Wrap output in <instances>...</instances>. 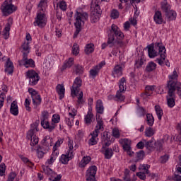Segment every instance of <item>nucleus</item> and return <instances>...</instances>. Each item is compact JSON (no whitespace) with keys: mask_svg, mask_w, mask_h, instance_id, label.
Listing matches in <instances>:
<instances>
[{"mask_svg":"<svg viewBox=\"0 0 181 181\" xmlns=\"http://www.w3.org/2000/svg\"><path fill=\"white\" fill-rule=\"evenodd\" d=\"M75 18L76 31L74 34V39H76V37L78 36V33L81 32V27L83 26V25H84V22H86V21H88V14L86 12L80 13L78 11H76V13H75Z\"/></svg>","mask_w":181,"mask_h":181,"instance_id":"obj_1","label":"nucleus"},{"mask_svg":"<svg viewBox=\"0 0 181 181\" xmlns=\"http://www.w3.org/2000/svg\"><path fill=\"white\" fill-rule=\"evenodd\" d=\"M81 78L80 77H76L74 81L72 88L71 89L72 97H78V104H83L84 103V100H83V91L80 92V87H81Z\"/></svg>","mask_w":181,"mask_h":181,"instance_id":"obj_2","label":"nucleus"},{"mask_svg":"<svg viewBox=\"0 0 181 181\" xmlns=\"http://www.w3.org/2000/svg\"><path fill=\"white\" fill-rule=\"evenodd\" d=\"M96 121H97V125L95 127V129L93 132V133L90 134L92 135V137L88 141V144L90 145V146H93V145H97V140L95 138L98 136V134H100V131H104V122L101 119H100V115H96Z\"/></svg>","mask_w":181,"mask_h":181,"instance_id":"obj_3","label":"nucleus"},{"mask_svg":"<svg viewBox=\"0 0 181 181\" xmlns=\"http://www.w3.org/2000/svg\"><path fill=\"white\" fill-rule=\"evenodd\" d=\"M12 0H6L1 6L3 16H9L16 11V6L12 4Z\"/></svg>","mask_w":181,"mask_h":181,"instance_id":"obj_4","label":"nucleus"},{"mask_svg":"<svg viewBox=\"0 0 181 181\" xmlns=\"http://www.w3.org/2000/svg\"><path fill=\"white\" fill-rule=\"evenodd\" d=\"M125 91H127V80L123 77L119 80V90L115 96L117 101L122 102L125 100V95H124Z\"/></svg>","mask_w":181,"mask_h":181,"instance_id":"obj_5","label":"nucleus"},{"mask_svg":"<svg viewBox=\"0 0 181 181\" xmlns=\"http://www.w3.org/2000/svg\"><path fill=\"white\" fill-rule=\"evenodd\" d=\"M49 118V112L47 111H44L42 113L41 118V125L45 129H48L49 132H52L54 128H56V124L49 123L47 119Z\"/></svg>","mask_w":181,"mask_h":181,"instance_id":"obj_6","label":"nucleus"},{"mask_svg":"<svg viewBox=\"0 0 181 181\" xmlns=\"http://www.w3.org/2000/svg\"><path fill=\"white\" fill-rule=\"evenodd\" d=\"M155 47L158 50V53L160 54V58H158L156 59V62L160 64V66H162L163 64V62H165V59L166 58V49L165 48V46L162 45V43L160 42H156L155 44Z\"/></svg>","mask_w":181,"mask_h":181,"instance_id":"obj_7","label":"nucleus"},{"mask_svg":"<svg viewBox=\"0 0 181 181\" xmlns=\"http://www.w3.org/2000/svg\"><path fill=\"white\" fill-rule=\"evenodd\" d=\"M26 77L28 80L30 86H36V84L39 83V80H40V76H39V74H37L34 70L28 71L26 72Z\"/></svg>","mask_w":181,"mask_h":181,"instance_id":"obj_8","label":"nucleus"},{"mask_svg":"<svg viewBox=\"0 0 181 181\" xmlns=\"http://www.w3.org/2000/svg\"><path fill=\"white\" fill-rule=\"evenodd\" d=\"M179 84H181V83L177 82V81L170 80L168 81L166 88L169 97H175V93L176 92V90L177 91Z\"/></svg>","mask_w":181,"mask_h":181,"instance_id":"obj_9","label":"nucleus"},{"mask_svg":"<svg viewBox=\"0 0 181 181\" xmlns=\"http://www.w3.org/2000/svg\"><path fill=\"white\" fill-rule=\"evenodd\" d=\"M19 66H24L26 68L35 67V61L32 59H28V52L23 53V59L18 61Z\"/></svg>","mask_w":181,"mask_h":181,"instance_id":"obj_10","label":"nucleus"},{"mask_svg":"<svg viewBox=\"0 0 181 181\" xmlns=\"http://www.w3.org/2000/svg\"><path fill=\"white\" fill-rule=\"evenodd\" d=\"M34 26H39V28L46 26V17H45V12L40 11L37 13V18L34 22Z\"/></svg>","mask_w":181,"mask_h":181,"instance_id":"obj_11","label":"nucleus"},{"mask_svg":"<svg viewBox=\"0 0 181 181\" xmlns=\"http://www.w3.org/2000/svg\"><path fill=\"white\" fill-rule=\"evenodd\" d=\"M97 173V166H90L86 171V177L87 181H96L95 175Z\"/></svg>","mask_w":181,"mask_h":181,"instance_id":"obj_12","label":"nucleus"},{"mask_svg":"<svg viewBox=\"0 0 181 181\" xmlns=\"http://www.w3.org/2000/svg\"><path fill=\"white\" fill-rule=\"evenodd\" d=\"M27 139L30 140V146H35L39 144V137L35 135V129H30L27 133Z\"/></svg>","mask_w":181,"mask_h":181,"instance_id":"obj_13","label":"nucleus"},{"mask_svg":"<svg viewBox=\"0 0 181 181\" xmlns=\"http://www.w3.org/2000/svg\"><path fill=\"white\" fill-rule=\"evenodd\" d=\"M101 142L103 146H107V148L111 145V133L110 132L105 131L102 134Z\"/></svg>","mask_w":181,"mask_h":181,"instance_id":"obj_14","label":"nucleus"},{"mask_svg":"<svg viewBox=\"0 0 181 181\" xmlns=\"http://www.w3.org/2000/svg\"><path fill=\"white\" fill-rule=\"evenodd\" d=\"M103 66H105V62H102L89 71V74L91 76L92 78H95V77L98 76V73H100V70L103 69Z\"/></svg>","mask_w":181,"mask_h":181,"instance_id":"obj_15","label":"nucleus"},{"mask_svg":"<svg viewBox=\"0 0 181 181\" xmlns=\"http://www.w3.org/2000/svg\"><path fill=\"white\" fill-rule=\"evenodd\" d=\"M123 142V146L122 148L124 149V151L125 152H127V155H129V156H134V151H132L131 148V141L128 139H124L122 140Z\"/></svg>","mask_w":181,"mask_h":181,"instance_id":"obj_16","label":"nucleus"},{"mask_svg":"<svg viewBox=\"0 0 181 181\" xmlns=\"http://www.w3.org/2000/svg\"><path fill=\"white\" fill-rule=\"evenodd\" d=\"M110 33H114L117 39H118L119 40L124 39V33L121 32L119 28H118V26H117V25L115 24L112 25Z\"/></svg>","mask_w":181,"mask_h":181,"instance_id":"obj_17","label":"nucleus"},{"mask_svg":"<svg viewBox=\"0 0 181 181\" xmlns=\"http://www.w3.org/2000/svg\"><path fill=\"white\" fill-rule=\"evenodd\" d=\"M13 23V20L12 18H9L8 19V23L6 25V27L3 31V36L4 39H8L9 37V32L11 31V26H12V24Z\"/></svg>","mask_w":181,"mask_h":181,"instance_id":"obj_18","label":"nucleus"},{"mask_svg":"<svg viewBox=\"0 0 181 181\" xmlns=\"http://www.w3.org/2000/svg\"><path fill=\"white\" fill-rule=\"evenodd\" d=\"M42 146L44 147L45 151H49L50 149V146H53V139L50 138L49 136H47L44 138L42 141Z\"/></svg>","mask_w":181,"mask_h":181,"instance_id":"obj_19","label":"nucleus"},{"mask_svg":"<svg viewBox=\"0 0 181 181\" xmlns=\"http://www.w3.org/2000/svg\"><path fill=\"white\" fill-rule=\"evenodd\" d=\"M149 168H151V165H148V164H143V165H140L139 168V170H144V172H146V174L147 175L148 177H150L151 179H155L156 177V174L155 173H149Z\"/></svg>","mask_w":181,"mask_h":181,"instance_id":"obj_20","label":"nucleus"},{"mask_svg":"<svg viewBox=\"0 0 181 181\" xmlns=\"http://www.w3.org/2000/svg\"><path fill=\"white\" fill-rule=\"evenodd\" d=\"M107 146H103L102 148L100 149L101 153L105 155V159H111L112 158V155L114 152L112 151V148H106Z\"/></svg>","mask_w":181,"mask_h":181,"instance_id":"obj_21","label":"nucleus"},{"mask_svg":"<svg viewBox=\"0 0 181 181\" xmlns=\"http://www.w3.org/2000/svg\"><path fill=\"white\" fill-rule=\"evenodd\" d=\"M56 91L59 95V100H63V98H64V93L66 91L64 86L62 84H58L56 87Z\"/></svg>","mask_w":181,"mask_h":181,"instance_id":"obj_22","label":"nucleus"},{"mask_svg":"<svg viewBox=\"0 0 181 181\" xmlns=\"http://www.w3.org/2000/svg\"><path fill=\"white\" fill-rule=\"evenodd\" d=\"M10 112L15 117L18 116L19 114V110H18V102H16V100L13 101L11 104Z\"/></svg>","mask_w":181,"mask_h":181,"instance_id":"obj_23","label":"nucleus"},{"mask_svg":"<svg viewBox=\"0 0 181 181\" xmlns=\"http://www.w3.org/2000/svg\"><path fill=\"white\" fill-rule=\"evenodd\" d=\"M5 71L7 74H12V73H13V63L11 62V59L9 58H8L6 62Z\"/></svg>","mask_w":181,"mask_h":181,"instance_id":"obj_24","label":"nucleus"},{"mask_svg":"<svg viewBox=\"0 0 181 181\" xmlns=\"http://www.w3.org/2000/svg\"><path fill=\"white\" fill-rule=\"evenodd\" d=\"M153 21L157 25H162L163 18H162V13L160 11H157L155 12Z\"/></svg>","mask_w":181,"mask_h":181,"instance_id":"obj_25","label":"nucleus"},{"mask_svg":"<svg viewBox=\"0 0 181 181\" xmlns=\"http://www.w3.org/2000/svg\"><path fill=\"white\" fill-rule=\"evenodd\" d=\"M31 98L33 100V104L35 107H37L38 105H40V104L42 103V98H40V95H39V93H37L35 95H33V96H31Z\"/></svg>","mask_w":181,"mask_h":181,"instance_id":"obj_26","label":"nucleus"},{"mask_svg":"<svg viewBox=\"0 0 181 181\" xmlns=\"http://www.w3.org/2000/svg\"><path fill=\"white\" fill-rule=\"evenodd\" d=\"M177 16V14L176 13V11L173 10H170L168 12L165 13V18L169 21L176 20Z\"/></svg>","mask_w":181,"mask_h":181,"instance_id":"obj_27","label":"nucleus"},{"mask_svg":"<svg viewBox=\"0 0 181 181\" xmlns=\"http://www.w3.org/2000/svg\"><path fill=\"white\" fill-rule=\"evenodd\" d=\"M73 64H74V59L69 58L68 61H65L64 65L62 66V71L66 70V69H70Z\"/></svg>","mask_w":181,"mask_h":181,"instance_id":"obj_28","label":"nucleus"},{"mask_svg":"<svg viewBox=\"0 0 181 181\" xmlns=\"http://www.w3.org/2000/svg\"><path fill=\"white\" fill-rule=\"evenodd\" d=\"M122 74V66H121L120 65H116L113 69L112 76H113V77H115V76H117V77H119V76H121Z\"/></svg>","mask_w":181,"mask_h":181,"instance_id":"obj_29","label":"nucleus"},{"mask_svg":"<svg viewBox=\"0 0 181 181\" xmlns=\"http://www.w3.org/2000/svg\"><path fill=\"white\" fill-rule=\"evenodd\" d=\"M100 16H101V14L91 11V13H90L91 23H97V22H98V21H100Z\"/></svg>","mask_w":181,"mask_h":181,"instance_id":"obj_30","label":"nucleus"},{"mask_svg":"<svg viewBox=\"0 0 181 181\" xmlns=\"http://www.w3.org/2000/svg\"><path fill=\"white\" fill-rule=\"evenodd\" d=\"M96 112H98V114H104V105H103V101L101 100H97Z\"/></svg>","mask_w":181,"mask_h":181,"instance_id":"obj_31","label":"nucleus"},{"mask_svg":"<svg viewBox=\"0 0 181 181\" xmlns=\"http://www.w3.org/2000/svg\"><path fill=\"white\" fill-rule=\"evenodd\" d=\"M147 48L148 57L151 59H153V57H156V56H158V52H156L153 45H149L148 47H147Z\"/></svg>","mask_w":181,"mask_h":181,"instance_id":"obj_32","label":"nucleus"},{"mask_svg":"<svg viewBox=\"0 0 181 181\" xmlns=\"http://www.w3.org/2000/svg\"><path fill=\"white\" fill-rule=\"evenodd\" d=\"M90 162H91V157H83L81 161L79 163V168H86V166H87Z\"/></svg>","mask_w":181,"mask_h":181,"instance_id":"obj_33","label":"nucleus"},{"mask_svg":"<svg viewBox=\"0 0 181 181\" xmlns=\"http://www.w3.org/2000/svg\"><path fill=\"white\" fill-rule=\"evenodd\" d=\"M48 151H46L45 147L39 146L37 148V155L39 159H42L45 156V153H47Z\"/></svg>","mask_w":181,"mask_h":181,"instance_id":"obj_34","label":"nucleus"},{"mask_svg":"<svg viewBox=\"0 0 181 181\" xmlns=\"http://www.w3.org/2000/svg\"><path fill=\"white\" fill-rule=\"evenodd\" d=\"M46 6H47V0H40L38 4L39 11L45 12L46 11Z\"/></svg>","mask_w":181,"mask_h":181,"instance_id":"obj_35","label":"nucleus"},{"mask_svg":"<svg viewBox=\"0 0 181 181\" xmlns=\"http://www.w3.org/2000/svg\"><path fill=\"white\" fill-rule=\"evenodd\" d=\"M161 9L165 12V13L169 12V11H170V4H168V1L164 0L161 2Z\"/></svg>","mask_w":181,"mask_h":181,"instance_id":"obj_36","label":"nucleus"},{"mask_svg":"<svg viewBox=\"0 0 181 181\" xmlns=\"http://www.w3.org/2000/svg\"><path fill=\"white\" fill-rule=\"evenodd\" d=\"M155 110L159 121H160L162 119V117L163 116V110H162V107H160L159 105H156Z\"/></svg>","mask_w":181,"mask_h":181,"instance_id":"obj_37","label":"nucleus"},{"mask_svg":"<svg viewBox=\"0 0 181 181\" xmlns=\"http://www.w3.org/2000/svg\"><path fill=\"white\" fill-rule=\"evenodd\" d=\"M156 64L153 62H148L147 66H146V71L148 73H151V71H153V70H156Z\"/></svg>","mask_w":181,"mask_h":181,"instance_id":"obj_38","label":"nucleus"},{"mask_svg":"<svg viewBox=\"0 0 181 181\" xmlns=\"http://www.w3.org/2000/svg\"><path fill=\"white\" fill-rule=\"evenodd\" d=\"M146 121L147 122V124H148L149 127H152L153 125V123L155 122V119L153 118V115H152V114L148 113L146 115Z\"/></svg>","mask_w":181,"mask_h":181,"instance_id":"obj_39","label":"nucleus"},{"mask_svg":"<svg viewBox=\"0 0 181 181\" xmlns=\"http://www.w3.org/2000/svg\"><path fill=\"white\" fill-rule=\"evenodd\" d=\"M167 104L170 108H173L175 105V96L169 97V95L167 96Z\"/></svg>","mask_w":181,"mask_h":181,"instance_id":"obj_40","label":"nucleus"},{"mask_svg":"<svg viewBox=\"0 0 181 181\" xmlns=\"http://www.w3.org/2000/svg\"><path fill=\"white\" fill-rule=\"evenodd\" d=\"M74 71L76 74H83L84 73V68L82 66L77 64L74 66Z\"/></svg>","mask_w":181,"mask_h":181,"instance_id":"obj_41","label":"nucleus"},{"mask_svg":"<svg viewBox=\"0 0 181 181\" xmlns=\"http://www.w3.org/2000/svg\"><path fill=\"white\" fill-rule=\"evenodd\" d=\"M93 119V113L91 111H88L87 115L85 116V123L87 124V125H90L91 124V121Z\"/></svg>","mask_w":181,"mask_h":181,"instance_id":"obj_42","label":"nucleus"},{"mask_svg":"<svg viewBox=\"0 0 181 181\" xmlns=\"http://www.w3.org/2000/svg\"><path fill=\"white\" fill-rule=\"evenodd\" d=\"M142 66H144V58L140 57L136 60L134 67H136V69H141Z\"/></svg>","mask_w":181,"mask_h":181,"instance_id":"obj_43","label":"nucleus"},{"mask_svg":"<svg viewBox=\"0 0 181 181\" xmlns=\"http://www.w3.org/2000/svg\"><path fill=\"white\" fill-rule=\"evenodd\" d=\"M94 52V45L93 44H88L85 47V53L86 54H90Z\"/></svg>","mask_w":181,"mask_h":181,"instance_id":"obj_44","label":"nucleus"},{"mask_svg":"<svg viewBox=\"0 0 181 181\" xmlns=\"http://www.w3.org/2000/svg\"><path fill=\"white\" fill-rule=\"evenodd\" d=\"M69 160H70L69 157L67 156V154H62L59 158V161L63 165H67L69 163Z\"/></svg>","mask_w":181,"mask_h":181,"instance_id":"obj_45","label":"nucleus"},{"mask_svg":"<svg viewBox=\"0 0 181 181\" xmlns=\"http://www.w3.org/2000/svg\"><path fill=\"white\" fill-rule=\"evenodd\" d=\"M80 53V46L78 44L74 43L72 47V54L77 56Z\"/></svg>","mask_w":181,"mask_h":181,"instance_id":"obj_46","label":"nucleus"},{"mask_svg":"<svg viewBox=\"0 0 181 181\" xmlns=\"http://www.w3.org/2000/svg\"><path fill=\"white\" fill-rule=\"evenodd\" d=\"M145 135L150 138V136H153L155 135V132L152 127H147L145 130Z\"/></svg>","mask_w":181,"mask_h":181,"instance_id":"obj_47","label":"nucleus"},{"mask_svg":"<svg viewBox=\"0 0 181 181\" xmlns=\"http://www.w3.org/2000/svg\"><path fill=\"white\" fill-rule=\"evenodd\" d=\"M42 168L43 173H45V175H47L49 176L52 175V173H53V170L49 168V166L42 165Z\"/></svg>","mask_w":181,"mask_h":181,"instance_id":"obj_48","label":"nucleus"},{"mask_svg":"<svg viewBox=\"0 0 181 181\" xmlns=\"http://www.w3.org/2000/svg\"><path fill=\"white\" fill-rule=\"evenodd\" d=\"M22 53H28L29 54V42H24L23 45H22Z\"/></svg>","mask_w":181,"mask_h":181,"instance_id":"obj_49","label":"nucleus"},{"mask_svg":"<svg viewBox=\"0 0 181 181\" xmlns=\"http://www.w3.org/2000/svg\"><path fill=\"white\" fill-rule=\"evenodd\" d=\"M146 172L145 170H140L139 173H136V176L139 177L141 180H145L146 179Z\"/></svg>","mask_w":181,"mask_h":181,"instance_id":"obj_50","label":"nucleus"},{"mask_svg":"<svg viewBox=\"0 0 181 181\" xmlns=\"http://www.w3.org/2000/svg\"><path fill=\"white\" fill-rule=\"evenodd\" d=\"M59 7L61 11H66L67 10V4H66V1H62L59 4H57V6Z\"/></svg>","mask_w":181,"mask_h":181,"instance_id":"obj_51","label":"nucleus"},{"mask_svg":"<svg viewBox=\"0 0 181 181\" xmlns=\"http://www.w3.org/2000/svg\"><path fill=\"white\" fill-rule=\"evenodd\" d=\"M93 8H94V10L92 11V12H95V13H99L100 15L101 13H103V11L101 10V7H100V5L95 3V6Z\"/></svg>","mask_w":181,"mask_h":181,"instance_id":"obj_52","label":"nucleus"},{"mask_svg":"<svg viewBox=\"0 0 181 181\" xmlns=\"http://www.w3.org/2000/svg\"><path fill=\"white\" fill-rule=\"evenodd\" d=\"M112 135L114 138H119L121 136V134H119V130L117 129H113L112 132Z\"/></svg>","mask_w":181,"mask_h":181,"instance_id":"obj_53","label":"nucleus"},{"mask_svg":"<svg viewBox=\"0 0 181 181\" xmlns=\"http://www.w3.org/2000/svg\"><path fill=\"white\" fill-rule=\"evenodd\" d=\"M5 170H6V165H5V163H2L0 165V176H4L5 175Z\"/></svg>","mask_w":181,"mask_h":181,"instance_id":"obj_54","label":"nucleus"},{"mask_svg":"<svg viewBox=\"0 0 181 181\" xmlns=\"http://www.w3.org/2000/svg\"><path fill=\"white\" fill-rule=\"evenodd\" d=\"M52 124H59L60 122V115H54L52 116Z\"/></svg>","mask_w":181,"mask_h":181,"instance_id":"obj_55","label":"nucleus"},{"mask_svg":"<svg viewBox=\"0 0 181 181\" xmlns=\"http://www.w3.org/2000/svg\"><path fill=\"white\" fill-rule=\"evenodd\" d=\"M169 160V155L165 154L162 156L160 158V163H166Z\"/></svg>","mask_w":181,"mask_h":181,"instance_id":"obj_56","label":"nucleus"},{"mask_svg":"<svg viewBox=\"0 0 181 181\" xmlns=\"http://www.w3.org/2000/svg\"><path fill=\"white\" fill-rule=\"evenodd\" d=\"M144 142H145L144 146L146 148H153V139H151L148 141H146L144 140Z\"/></svg>","mask_w":181,"mask_h":181,"instance_id":"obj_57","label":"nucleus"},{"mask_svg":"<svg viewBox=\"0 0 181 181\" xmlns=\"http://www.w3.org/2000/svg\"><path fill=\"white\" fill-rule=\"evenodd\" d=\"M156 148H157V151H162L163 148V144L161 141H157L155 142Z\"/></svg>","mask_w":181,"mask_h":181,"instance_id":"obj_58","label":"nucleus"},{"mask_svg":"<svg viewBox=\"0 0 181 181\" xmlns=\"http://www.w3.org/2000/svg\"><path fill=\"white\" fill-rule=\"evenodd\" d=\"M119 16V12H118V11L117 10H113L111 13V18H112V19H117L118 18Z\"/></svg>","mask_w":181,"mask_h":181,"instance_id":"obj_59","label":"nucleus"},{"mask_svg":"<svg viewBox=\"0 0 181 181\" xmlns=\"http://www.w3.org/2000/svg\"><path fill=\"white\" fill-rule=\"evenodd\" d=\"M180 173L175 171L173 177V180L175 181H181V175H179Z\"/></svg>","mask_w":181,"mask_h":181,"instance_id":"obj_60","label":"nucleus"},{"mask_svg":"<svg viewBox=\"0 0 181 181\" xmlns=\"http://www.w3.org/2000/svg\"><path fill=\"white\" fill-rule=\"evenodd\" d=\"M144 156H145V151L143 150H141L136 153V158L138 159H144Z\"/></svg>","mask_w":181,"mask_h":181,"instance_id":"obj_61","label":"nucleus"},{"mask_svg":"<svg viewBox=\"0 0 181 181\" xmlns=\"http://www.w3.org/2000/svg\"><path fill=\"white\" fill-rule=\"evenodd\" d=\"M30 105V100L28 98H26L25 100V107L27 110V111L30 112L31 108L29 107Z\"/></svg>","mask_w":181,"mask_h":181,"instance_id":"obj_62","label":"nucleus"},{"mask_svg":"<svg viewBox=\"0 0 181 181\" xmlns=\"http://www.w3.org/2000/svg\"><path fill=\"white\" fill-rule=\"evenodd\" d=\"M170 81L173 80V81H176L177 78V72L176 71H173V74L169 76Z\"/></svg>","mask_w":181,"mask_h":181,"instance_id":"obj_63","label":"nucleus"},{"mask_svg":"<svg viewBox=\"0 0 181 181\" xmlns=\"http://www.w3.org/2000/svg\"><path fill=\"white\" fill-rule=\"evenodd\" d=\"M15 177H16V174L12 172L8 175V177L6 181H13L15 180Z\"/></svg>","mask_w":181,"mask_h":181,"instance_id":"obj_64","label":"nucleus"}]
</instances>
